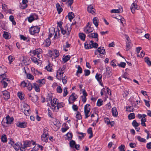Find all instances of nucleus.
<instances>
[{"label":"nucleus","instance_id":"10","mask_svg":"<svg viewBox=\"0 0 151 151\" xmlns=\"http://www.w3.org/2000/svg\"><path fill=\"white\" fill-rule=\"evenodd\" d=\"M38 19V16L35 14H32L28 18V20L29 22H31L34 20Z\"/></svg>","mask_w":151,"mask_h":151},{"label":"nucleus","instance_id":"27","mask_svg":"<svg viewBox=\"0 0 151 151\" xmlns=\"http://www.w3.org/2000/svg\"><path fill=\"white\" fill-rule=\"evenodd\" d=\"M56 105V107H57V109H56L55 110H56V111H58L60 108L63 107L65 104L62 102L57 103Z\"/></svg>","mask_w":151,"mask_h":151},{"label":"nucleus","instance_id":"42","mask_svg":"<svg viewBox=\"0 0 151 151\" xmlns=\"http://www.w3.org/2000/svg\"><path fill=\"white\" fill-rule=\"evenodd\" d=\"M128 119L129 120L135 118V114L134 113H132L128 115Z\"/></svg>","mask_w":151,"mask_h":151},{"label":"nucleus","instance_id":"50","mask_svg":"<svg viewBox=\"0 0 151 151\" xmlns=\"http://www.w3.org/2000/svg\"><path fill=\"white\" fill-rule=\"evenodd\" d=\"M3 37L6 39H9L10 37L8 33L7 32H4L3 35Z\"/></svg>","mask_w":151,"mask_h":151},{"label":"nucleus","instance_id":"24","mask_svg":"<svg viewBox=\"0 0 151 151\" xmlns=\"http://www.w3.org/2000/svg\"><path fill=\"white\" fill-rule=\"evenodd\" d=\"M95 77L97 80L100 82V85L102 86V84L101 81L102 77V75L100 74L97 73Z\"/></svg>","mask_w":151,"mask_h":151},{"label":"nucleus","instance_id":"31","mask_svg":"<svg viewBox=\"0 0 151 151\" xmlns=\"http://www.w3.org/2000/svg\"><path fill=\"white\" fill-rule=\"evenodd\" d=\"M33 87L36 92H39L40 91V88L39 85L36 83H33Z\"/></svg>","mask_w":151,"mask_h":151},{"label":"nucleus","instance_id":"56","mask_svg":"<svg viewBox=\"0 0 151 151\" xmlns=\"http://www.w3.org/2000/svg\"><path fill=\"white\" fill-rule=\"evenodd\" d=\"M66 136L68 137V140H71L73 136L72 134L71 133L68 132L66 135Z\"/></svg>","mask_w":151,"mask_h":151},{"label":"nucleus","instance_id":"7","mask_svg":"<svg viewBox=\"0 0 151 151\" xmlns=\"http://www.w3.org/2000/svg\"><path fill=\"white\" fill-rule=\"evenodd\" d=\"M40 30V28L38 27L32 26L29 29V32L30 34L32 35H34L36 33H38Z\"/></svg>","mask_w":151,"mask_h":151},{"label":"nucleus","instance_id":"19","mask_svg":"<svg viewBox=\"0 0 151 151\" xmlns=\"http://www.w3.org/2000/svg\"><path fill=\"white\" fill-rule=\"evenodd\" d=\"M65 29L66 30V31H67V35H69L72 29L71 25L68 24H67L65 26Z\"/></svg>","mask_w":151,"mask_h":151},{"label":"nucleus","instance_id":"30","mask_svg":"<svg viewBox=\"0 0 151 151\" xmlns=\"http://www.w3.org/2000/svg\"><path fill=\"white\" fill-rule=\"evenodd\" d=\"M127 40H128V39H127ZM132 46V44L131 42L128 40V42H126V50L127 51H128L131 48Z\"/></svg>","mask_w":151,"mask_h":151},{"label":"nucleus","instance_id":"51","mask_svg":"<svg viewBox=\"0 0 151 151\" xmlns=\"http://www.w3.org/2000/svg\"><path fill=\"white\" fill-rule=\"evenodd\" d=\"M9 19L12 22V24L13 25H15L16 24V22L14 21V17L13 16H10L9 17Z\"/></svg>","mask_w":151,"mask_h":151},{"label":"nucleus","instance_id":"39","mask_svg":"<svg viewBox=\"0 0 151 151\" xmlns=\"http://www.w3.org/2000/svg\"><path fill=\"white\" fill-rule=\"evenodd\" d=\"M77 133L78 134H80L81 136H79L78 137L79 139L81 140L83 138V137L86 135V134L85 133H84L82 132H77Z\"/></svg>","mask_w":151,"mask_h":151},{"label":"nucleus","instance_id":"47","mask_svg":"<svg viewBox=\"0 0 151 151\" xmlns=\"http://www.w3.org/2000/svg\"><path fill=\"white\" fill-rule=\"evenodd\" d=\"M134 109L132 106H126V111L130 112L134 111Z\"/></svg>","mask_w":151,"mask_h":151},{"label":"nucleus","instance_id":"18","mask_svg":"<svg viewBox=\"0 0 151 151\" xmlns=\"http://www.w3.org/2000/svg\"><path fill=\"white\" fill-rule=\"evenodd\" d=\"M13 147L16 150H18L20 149L22 147V145L21 143L19 142H17L16 144H15L14 145H13Z\"/></svg>","mask_w":151,"mask_h":151},{"label":"nucleus","instance_id":"14","mask_svg":"<svg viewBox=\"0 0 151 151\" xmlns=\"http://www.w3.org/2000/svg\"><path fill=\"white\" fill-rule=\"evenodd\" d=\"M98 34L96 33H91L88 35V36L90 38L95 39L96 42H98Z\"/></svg>","mask_w":151,"mask_h":151},{"label":"nucleus","instance_id":"11","mask_svg":"<svg viewBox=\"0 0 151 151\" xmlns=\"http://www.w3.org/2000/svg\"><path fill=\"white\" fill-rule=\"evenodd\" d=\"M106 53L105 50L104 49V47H98L97 50H96L95 52V55H98V53L104 55Z\"/></svg>","mask_w":151,"mask_h":151},{"label":"nucleus","instance_id":"29","mask_svg":"<svg viewBox=\"0 0 151 151\" xmlns=\"http://www.w3.org/2000/svg\"><path fill=\"white\" fill-rule=\"evenodd\" d=\"M53 53L55 54H53V57L52 58L55 59L59 55V53L58 51L56 50H55L53 51Z\"/></svg>","mask_w":151,"mask_h":151},{"label":"nucleus","instance_id":"34","mask_svg":"<svg viewBox=\"0 0 151 151\" xmlns=\"http://www.w3.org/2000/svg\"><path fill=\"white\" fill-rule=\"evenodd\" d=\"M79 37L80 39L83 41L85 40L86 37L85 35L82 33H80L79 34Z\"/></svg>","mask_w":151,"mask_h":151},{"label":"nucleus","instance_id":"5","mask_svg":"<svg viewBox=\"0 0 151 151\" xmlns=\"http://www.w3.org/2000/svg\"><path fill=\"white\" fill-rule=\"evenodd\" d=\"M42 50L41 49L38 48L33 51H31L30 52L33 54V55H36L37 57L39 59L41 58L42 56L41 54L42 53Z\"/></svg>","mask_w":151,"mask_h":151},{"label":"nucleus","instance_id":"62","mask_svg":"<svg viewBox=\"0 0 151 151\" xmlns=\"http://www.w3.org/2000/svg\"><path fill=\"white\" fill-rule=\"evenodd\" d=\"M76 118H77L78 119H80L82 118V116L81 114L78 111L77 112V114H76Z\"/></svg>","mask_w":151,"mask_h":151},{"label":"nucleus","instance_id":"13","mask_svg":"<svg viewBox=\"0 0 151 151\" xmlns=\"http://www.w3.org/2000/svg\"><path fill=\"white\" fill-rule=\"evenodd\" d=\"M3 97L5 100H7L10 97L9 93L7 91L5 90L2 92Z\"/></svg>","mask_w":151,"mask_h":151},{"label":"nucleus","instance_id":"33","mask_svg":"<svg viewBox=\"0 0 151 151\" xmlns=\"http://www.w3.org/2000/svg\"><path fill=\"white\" fill-rule=\"evenodd\" d=\"M70 56L69 55L63 56V60L64 63H65L68 61L70 59Z\"/></svg>","mask_w":151,"mask_h":151},{"label":"nucleus","instance_id":"44","mask_svg":"<svg viewBox=\"0 0 151 151\" xmlns=\"http://www.w3.org/2000/svg\"><path fill=\"white\" fill-rule=\"evenodd\" d=\"M40 145L39 144H37L35 146L33 147L31 151H37L40 148Z\"/></svg>","mask_w":151,"mask_h":151},{"label":"nucleus","instance_id":"22","mask_svg":"<svg viewBox=\"0 0 151 151\" xmlns=\"http://www.w3.org/2000/svg\"><path fill=\"white\" fill-rule=\"evenodd\" d=\"M112 115L114 117H117L118 115V112L115 107H113L111 109Z\"/></svg>","mask_w":151,"mask_h":151},{"label":"nucleus","instance_id":"2","mask_svg":"<svg viewBox=\"0 0 151 151\" xmlns=\"http://www.w3.org/2000/svg\"><path fill=\"white\" fill-rule=\"evenodd\" d=\"M52 93H50L48 94V99H49V100L50 101L52 108V109L55 110L56 106H55V105L57 104V103L58 102H57V101L58 99L56 98H54L52 100Z\"/></svg>","mask_w":151,"mask_h":151},{"label":"nucleus","instance_id":"57","mask_svg":"<svg viewBox=\"0 0 151 151\" xmlns=\"http://www.w3.org/2000/svg\"><path fill=\"white\" fill-rule=\"evenodd\" d=\"M67 87H65L63 89V96L65 97L68 93L67 91Z\"/></svg>","mask_w":151,"mask_h":151},{"label":"nucleus","instance_id":"25","mask_svg":"<svg viewBox=\"0 0 151 151\" xmlns=\"http://www.w3.org/2000/svg\"><path fill=\"white\" fill-rule=\"evenodd\" d=\"M56 8L58 14H60L63 11V9L61 7L60 4L57 3L56 4Z\"/></svg>","mask_w":151,"mask_h":151},{"label":"nucleus","instance_id":"46","mask_svg":"<svg viewBox=\"0 0 151 151\" xmlns=\"http://www.w3.org/2000/svg\"><path fill=\"white\" fill-rule=\"evenodd\" d=\"M52 64H51L50 63H49L48 65V71L52 72L53 69L52 68Z\"/></svg>","mask_w":151,"mask_h":151},{"label":"nucleus","instance_id":"32","mask_svg":"<svg viewBox=\"0 0 151 151\" xmlns=\"http://www.w3.org/2000/svg\"><path fill=\"white\" fill-rule=\"evenodd\" d=\"M135 138L141 142H146V139L143 138H142L139 136H136Z\"/></svg>","mask_w":151,"mask_h":151},{"label":"nucleus","instance_id":"43","mask_svg":"<svg viewBox=\"0 0 151 151\" xmlns=\"http://www.w3.org/2000/svg\"><path fill=\"white\" fill-rule=\"evenodd\" d=\"M90 110V109L89 108L88 109H84V113L85 114V118L87 119L89 116L88 115L89 112Z\"/></svg>","mask_w":151,"mask_h":151},{"label":"nucleus","instance_id":"23","mask_svg":"<svg viewBox=\"0 0 151 151\" xmlns=\"http://www.w3.org/2000/svg\"><path fill=\"white\" fill-rule=\"evenodd\" d=\"M31 70L32 71L33 70V74L35 76H40L42 74V73L39 71L37 70H35L34 68H32Z\"/></svg>","mask_w":151,"mask_h":151},{"label":"nucleus","instance_id":"37","mask_svg":"<svg viewBox=\"0 0 151 151\" xmlns=\"http://www.w3.org/2000/svg\"><path fill=\"white\" fill-rule=\"evenodd\" d=\"M37 82L39 84L40 86H41L43 84L45 83V80L44 78L41 80L40 79L38 80Z\"/></svg>","mask_w":151,"mask_h":151},{"label":"nucleus","instance_id":"21","mask_svg":"<svg viewBox=\"0 0 151 151\" xmlns=\"http://www.w3.org/2000/svg\"><path fill=\"white\" fill-rule=\"evenodd\" d=\"M78 98L77 96L74 93H73L69 97V99L74 102L75 100Z\"/></svg>","mask_w":151,"mask_h":151},{"label":"nucleus","instance_id":"52","mask_svg":"<svg viewBox=\"0 0 151 151\" xmlns=\"http://www.w3.org/2000/svg\"><path fill=\"white\" fill-rule=\"evenodd\" d=\"M103 104V101L102 99H98L97 103V106H100Z\"/></svg>","mask_w":151,"mask_h":151},{"label":"nucleus","instance_id":"45","mask_svg":"<svg viewBox=\"0 0 151 151\" xmlns=\"http://www.w3.org/2000/svg\"><path fill=\"white\" fill-rule=\"evenodd\" d=\"M68 17L69 19L71 21L73 18L74 17V14L72 12H69L68 14Z\"/></svg>","mask_w":151,"mask_h":151},{"label":"nucleus","instance_id":"40","mask_svg":"<svg viewBox=\"0 0 151 151\" xmlns=\"http://www.w3.org/2000/svg\"><path fill=\"white\" fill-rule=\"evenodd\" d=\"M82 73V69L80 66L78 65V70L76 73V75L78 76V73L81 74Z\"/></svg>","mask_w":151,"mask_h":151},{"label":"nucleus","instance_id":"63","mask_svg":"<svg viewBox=\"0 0 151 151\" xmlns=\"http://www.w3.org/2000/svg\"><path fill=\"white\" fill-rule=\"evenodd\" d=\"M27 77L28 79L32 80L34 79L33 76L30 73H28L27 74Z\"/></svg>","mask_w":151,"mask_h":151},{"label":"nucleus","instance_id":"59","mask_svg":"<svg viewBox=\"0 0 151 151\" xmlns=\"http://www.w3.org/2000/svg\"><path fill=\"white\" fill-rule=\"evenodd\" d=\"M48 115L51 118L50 121H52V119L54 118L52 114L51 113V111L49 110V109H48Z\"/></svg>","mask_w":151,"mask_h":151},{"label":"nucleus","instance_id":"64","mask_svg":"<svg viewBox=\"0 0 151 151\" xmlns=\"http://www.w3.org/2000/svg\"><path fill=\"white\" fill-rule=\"evenodd\" d=\"M73 2V0H68L66 3L68 6H70Z\"/></svg>","mask_w":151,"mask_h":151},{"label":"nucleus","instance_id":"15","mask_svg":"<svg viewBox=\"0 0 151 151\" xmlns=\"http://www.w3.org/2000/svg\"><path fill=\"white\" fill-rule=\"evenodd\" d=\"M87 11L88 12L91 13L92 14L95 13V9L93 6L92 5H89L87 7Z\"/></svg>","mask_w":151,"mask_h":151},{"label":"nucleus","instance_id":"12","mask_svg":"<svg viewBox=\"0 0 151 151\" xmlns=\"http://www.w3.org/2000/svg\"><path fill=\"white\" fill-rule=\"evenodd\" d=\"M130 9L132 12L134 14L135 12V9H139V7L136 4L133 3L131 6Z\"/></svg>","mask_w":151,"mask_h":151},{"label":"nucleus","instance_id":"35","mask_svg":"<svg viewBox=\"0 0 151 151\" xmlns=\"http://www.w3.org/2000/svg\"><path fill=\"white\" fill-rule=\"evenodd\" d=\"M1 141L3 142H6L7 141V138L6 135L3 134L1 135Z\"/></svg>","mask_w":151,"mask_h":151},{"label":"nucleus","instance_id":"8","mask_svg":"<svg viewBox=\"0 0 151 151\" xmlns=\"http://www.w3.org/2000/svg\"><path fill=\"white\" fill-rule=\"evenodd\" d=\"M91 24L88 22L86 26L84 27V31L86 33L88 34L92 32L94 29L93 27H91Z\"/></svg>","mask_w":151,"mask_h":151},{"label":"nucleus","instance_id":"41","mask_svg":"<svg viewBox=\"0 0 151 151\" xmlns=\"http://www.w3.org/2000/svg\"><path fill=\"white\" fill-rule=\"evenodd\" d=\"M87 132L88 134H90L89 137V138H91L93 136L92 128L91 127L89 128L87 130Z\"/></svg>","mask_w":151,"mask_h":151},{"label":"nucleus","instance_id":"55","mask_svg":"<svg viewBox=\"0 0 151 151\" xmlns=\"http://www.w3.org/2000/svg\"><path fill=\"white\" fill-rule=\"evenodd\" d=\"M125 146L124 145H122L121 146L118 147V149L119 151H125Z\"/></svg>","mask_w":151,"mask_h":151},{"label":"nucleus","instance_id":"16","mask_svg":"<svg viewBox=\"0 0 151 151\" xmlns=\"http://www.w3.org/2000/svg\"><path fill=\"white\" fill-rule=\"evenodd\" d=\"M27 123L25 122H19L17 123V126L21 128H25L27 127Z\"/></svg>","mask_w":151,"mask_h":151},{"label":"nucleus","instance_id":"1","mask_svg":"<svg viewBox=\"0 0 151 151\" xmlns=\"http://www.w3.org/2000/svg\"><path fill=\"white\" fill-rule=\"evenodd\" d=\"M52 123L51 126L52 129L55 131H57L60 128V124L59 121L56 119L53 118L52 121H51Z\"/></svg>","mask_w":151,"mask_h":151},{"label":"nucleus","instance_id":"54","mask_svg":"<svg viewBox=\"0 0 151 151\" xmlns=\"http://www.w3.org/2000/svg\"><path fill=\"white\" fill-rule=\"evenodd\" d=\"M76 144L75 142L73 140H71L70 142V145L71 147L73 148Z\"/></svg>","mask_w":151,"mask_h":151},{"label":"nucleus","instance_id":"61","mask_svg":"<svg viewBox=\"0 0 151 151\" xmlns=\"http://www.w3.org/2000/svg\"><path fill=\"white\" fill-rule=\"evenodd\" d=\"M62 89L60 86H58L57 88V91L58 93H61L62 92Z\"/></svg>","mask_w":151,"mask_h":151},{"label":"nucleus","instance_id":"3","mask_svg":"<svg viewBox=\"0 0 151 151\" xmlns=\"http://www.w3.org/2000/svg\"><path fill=\"white\" fill-rule=\"evenodd\" d=\"M98 46V44L95 42L94 43L93 40L86 42L84 43V47L86 49H90L93 47L97 48Z\"/></svg>","mask_w":151,"mask_h":151},{"label":"nucleus","instance_id":"4","mask_svg":"<svg viewBox=\"0 0 151 151\" xmlns=\"http://www.w3.org/2000/svg\"><path fill=\"white\" fill-rule=\"evenodd\" d=\"M23 142V145L21 149V150L22 151H25V148L30 147L32 144L33 145L35 144V142L32 141H24Z\"/></svg>","mask_w":151,"mask_h":151},{"label":"nucleus","instance_id":"6","mask_svg":"<svg viewBox=\"0 0 151 151\" xmlns=\"http://www.w3.org/2000/svg\"><path fill=\"white\" fill-rule=\"evenodd\" d=\"M47 130L45 129H44L43 134L41 136V139L42 143L44 145L47 142Z\"/></svg>","mask_w":151,"mask_h":151},{"label":"nucleus","instance_id":"9","mask_svg":"<svg viewBox=\"0 0 151 151\" xmlns=\"http://www.w3.org/2000/svg\"><path fill=\"white\" fill-rule=\"evenodd\" d=\"M6 72V68L5 66H2L0 67V76H1L2 78L4 79L6 77L4 74Z\"/></svg>","mask_w":151,"mask_h":151},{"label":"nucleus","instance_id":"53","mask_svg":"<svg viewBox=\"0 0 151 151\" xmlns=\"http://www.w3.org/2000/svg\"><path fill=\"white\" fill-rule=\"evenodd\" d=\"M61 79L62 80V81L63 84H65L67 83V77L65 76L64 77L62 76Z\"/></svg>","mask_w":151,"mask_h":151},{"label":"nucleus","instance_id":"28","mask_svg":"<svg viewBox=\"0 0 151 151\" xmlns=\"http://www.w3.org/2000/svg\"><path fill=\"white\" fill-rule=\"evenodd\" d=\"M25 105L27 106V109H25V108L24 109V112L26 115L27 116L29 114V111L30 109V107L28 105Z\"/></svg>","mask_w":151,"mask_h":151},{"label":"nucleus","instance_id":"17","mask_svg":"<svg viewBox=\"0 0 151 151\" xmlns=\"http://www.w3.org/2000/svg\"><path fill=\"white\" fill-rule=\"evenodd\" d=\"M31 59L34 63L37 65H39L41 63V61L39 59H37L34 57H32Z\"/></svg>","mask_w":151,"mask_h":151},{"label":"nucleus","instance_id":"38","mask_svg":"<svg viewBox=\"0 0 151 151\" xmlns=\"http://www.w3.org/2000/svg\"><path fill=\"white\" fill-rule=\"evenodd\" d=\"M132 126L134 127L135 129H137V127L139 126V124L138 123L136 120H134L132 123Z\"/></svg>","mask_w":151,"mask_h":151},{"label":"nucleus","instance_id":"26","mask_svg":"<svg viewBox=\"0 0 151 151\" xmlns=\"http://www.w3.org/2000/svg\"><path fill=\"white\" fill-rule=\"evenodd\" d=\"M93 22L95 26L97 27L98 26L99 20L97 17H95L93 19Z\"/></svg>","mask_w":151,"mask_h":151},{"label":"nucleus","instance_id":"49","mask_svg":"<svg viewBox=\"0 0 151 151\" xmlns=\"http://www.w3.org/2000/svg\"><path fill=\"white\" fill-rule=\"evenodd\" d=\"M18 96L21 100L24 99V95L22 92H19L18 93Z\"/></svg>","mask_w":151,"mask_h":151},{"label":"nucleus","instance_id":"48","mask_svg":"<svg viewBox=\"0 0 151 151\" xmlns=\"http://www.w3.org/2000/svg\"><path fill=\"white\" fill-rule=\"evenodd\" d=\"M31 99L33 102H35L38 100V97L36 95H34L32 97Z\"/></svg>","mask_w":151,"mask_h":151},{"label":"nucleus","instance_id":"36","mask_svg":"<svg viewBox=\"0 0 151 151\" xmlns=\"http://www.w3.org/2000/svg\"><path fill=\"white\" fill-rule=\"evenodd\" d=\"M145 61L149 66L151 65V61L150 60L149 58L148 57H146L144 59Z\"/></svg>","mask_w":151,"mask_h":151},{"label":"nucleus","instance_id":"58","mask_svg":"<svg viewBox=\"0 0 151 151\" xmlns=\"http://www.w3.org/2000/svg\"><path fill=\"white\" fill-rule=\"evenodd\" d=\"M126 63L124 62H121L119 64H118V65L120 67L124 68L126 66Z\"/></svg>","mask_w":151,"mask_h":151},{"label":"nucleus","instance_id":"60","mask_svg":"<svg viewBox=\"0 0 151 151\" xmlns=\"http://www.w3.org/2000/svg\"><path fill=\"white\" fill-rule=\"evenodd\" d=\"M33 86L31 83H30L29 82L28 83L27 87V89L29 90L30 91L32 90V88H33Z\"/></svg>","mask_w":151,"mask_h":151},{"label":"nucleus","instance_id":"20","mask_svg":"<svg viewBox=\"0 0 151 151\" xmlns=\"http://www.w3.org/2000/svg\"><path fill=\"white\" fill-rule=\"evenodd\" d=\"M6 123L7 124H11L14 121V118L13 117H10L9 115L6 116Z\"/></svg>","mask_w":151,"mask_h":151}]
</instances>
